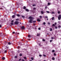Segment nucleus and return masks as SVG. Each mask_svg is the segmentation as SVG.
<instances>
[{
    "mask_svg": "<svg viewBox=\"0 0 61 61\" xmlns=\"http://www.w3.org/2000/svg\"><path fill=\"white\" fill-rule=\"evenodd\" d=\"M17 56H15V58H17Z\"/></svg>",
    "mask_w": 61,
    "mask_h": 61,
    "instance_id": "obj_34",
    "label": "nucleus"
},
{
    "mask_svg": "<svg viewBox=\"0 0 61 61\" xmlns=\"http://www.w3.org/2000/svg\"><path fill=\"white\" fill-rule=\"evenodd\" d=\"M22 17H23V18H25V16H23L22 15L21 16Z\"/></svg>",
    "mask_w": 61,
    "mask_h": 61,
    "instance_id": "obj_27",
    "label": "nucleus"
},
{
    "mask_svg": "<svg viewBox=\"0 0 61 61\" xmlns=\"http://www.w3.org/2000/svg\"><path fill=\"white\" fill-rule=\"evenodd\" d=\"M33 23H36V20H34L33 21Z\"/></svg>",
    "mask_w": 61,
    "mask_h": 61,
    "instance_id": "obj_18",
    "label": "nucleus"
},
{
    "mask_svg": "<svg viewBox=\"0 0 61 61\" xmlns=\"http://www.w3.org/2000/svg\"><path fill=\"white\" fill-rule=\"evenodd\" d=\"M33 19H31L29 21V22L30 23H33Z\"/></svg>",
    "mask_w": 61,
    "mask_h": 61,
    "instance_id": "obj_3",
    "label": "nucleus"
},
{
    "mask_svg": "<svg viewBox=\"0 0 61 61\" xmlns=\"http://www.w3.org/2000/svg\"><path fill=\"white\" fill-rule=\"evenodd\" d=\"M20 42H19V44H20Z\"/></svg>",
    "mask_w": 61,
    "mask_h": 61,
    "instance_id": "obj_61",
    "label": "nucleus"
},
{
    "mask_svg": "<svg viewBox=\"0 0 61 61\" xmlns=\"http://www.w3.org/2000/svg\"><path fill=\"white\" fill-rule=\"evenodd\" d=\"M45 8H46H46H47V7L46 6V7Z\"/></svg>",
    "mask_w": 61,
    "mask_h": 61,
    "instance_id": "obj_54",
    "label": "nucleus"
},
{
    "mask_svg": "<svg viewBox=\"0 0 61 61\" xmlns=\"http://www.w3.org/2000/svg\"><path fill=\"white\" fill-rule=\"evenodd\" d=\"M58 19L59 20H60V19L61 18V15H59V16L58 17Z\"/></svg>",
    "mask_w": 61,
    "mask_h": 61,
    "instance_id": "obj_2",
    "label": "nucleus"
},
{
    "mask_svg": "<svg viewBox=\"0 0 61 61\" xmlns=\"http://www.w3.org/2000/svg\"><path fill=\"white\" fill-rule=\"evenodd\" d=\"M14 20H12L11 21V25H13L14 24L13 23L14 22Z\"/></svg>",
    "mask_w": 61,
    "mask_h": 61,
    "instance_id": "obj_4",
    "label": "nucleus"
},
{
    "mask_svg": "<svg viewBox=\"0 0 61 61\" xmlns=\"http://www.w3.org/2000/svg\"><path fill=\"white\" fill-rule=\"evenodd\" d=\"M54 17H53L52 18V20H54Z\"/></svg>",
    "mask_w": 61,
    "mask_h": 61,
    "instance_id": "obj_21",
    "label": "nucleus"
},
{
    "mask_svg": "<svg viewBox=\"0 0 61 61\" xmlns=\"http://www.w3.org/2000/svg\"><path fill=\"white\" fill-rule=\"evenodd\" d=\"M17 34H18V35H19V33H17Z\"/></svg>",
    "mask_w": 61,
    "mask_h": 61,
    "instance_id": "obj_57",
    "label": "nucleus"
},
{
    "mask_svg": "<svg viewBox=\"0 0 61 61\" xmlns=\"http://www.w3.org/2000/svg\"><path fill=\"white\" fill-rule=\"evenodd\" d=\"M45 18H48V17H47V16H45Z\"/></svg>",
    "mask_w": 61,
    "mask_h": 61,
    "instance_id": "obj_22",
    "label": "nucleus"
},
{
    "mask_svg": "<svg viewBox=\"0 0 61 61\" xmlns=\"http://www.w3.org/2000/svg\"><path fill=\"white\" fill-rule=\"evenodd\" d=\"M24 59H26V57H24Z\"/></svg>",
    "mask_w": 61,
    "mask_h": 61,
    "instance_id": "obj_38",
    "label": "nucleus"
},
{
    "mask_svg": "<svg viewBox=\"0 0 61 61\" xmlns=\"http://www.w3.org/2000/svg\"><path fill=\"white\" fill-rule=\"evenodd\" d=\"M51 39H54V37H51Z\"/></svg>",
    "mask_w": 61,
    "mask_h": 61,
    "instance_id": "obj_39",
    "label": "nucleus"
},
{
    "mask_svg": "<svg viewBox=\"0 0 61 61\" xmlns=\"http://www.w3.org/2000/svg\"><path fill=\"white\" fill-rule=\"evenodd\" d=\"M48 5H50V3H48Z\"/></svg>",
    "mask_w": 61,
    "mask_h": 61,
    "instance_id": "obj_20",
    "label": "nucleus"
},
{
    "mask_svg": "<svg viewBox=\"0 0 61 61\" xmlns=\"http://www.w3.org/2000/svg\"><path fill=\"white\" fill-rule=\"evenodd\" d=\"M50 31H52V28H50Z\"/></svg>",
    "mask_w": 61,
    "mask_h": 61,
    "instance_id": "obj_12",
    "label": "nucleus"
},
{
    "mask_svg": "<svg viewBox=\"0 0 61 61\" xmlns=\"http://www.w3.org/2000/svg\"><path fill=\"white\" fill-rule=\"evenodd\" d=\"M58 14H60V11H58Z\"/></svg>",
    "mask_w": 61,
    "mask_h": 61,
    "instance_id": "obj_36",
    "label": "nucleus"
},
{
    "mask_svg": "<svg viewBox=\"0 0 61 61\" xmlns=\"http://www.w3.org/2000/svg\"><path fill=\"white\" fill-rule=\"evenodd\" d=\"M18 48H20V47L19 46H18Z\"/></svg>",
    "mask_w": 61,
    "mask_h": 61,
    "instance_id": "obj_51",
    "label": "nucleus"
},
{
    "mask_svg": "<svg viewBox=\"0 0 61 61\" xmlns=\"http://www.w3.org/2000/svg\"><path fill=\"white\" fill-rule=\"evenodd\" d=\"M60 27H61V26H60V25L58 27H59V28H60Z\"/></svg>",
    "mask_w": 61,
    "mask_h": 61,
    "instance_id": "obj_47",
    "label": "nucleus"
},
{
    "mask_svg": "<svg viewBox=\"0 0 61 61\" xmlns=\"http://www.w3.org/2000/svg\"><path fill=\"white\" fill-rule=\"evenodd\" d=\"M46 12H47V13H49V11H46Z\"/></svg>",
    "mask_w": 61,
    "mask_h": 61,
    "instance_id": "obj_29",
    "label": "nucleus"
},
{
    "mask_svg": "<svg viewBox=\"0 0 61 61\" xmlns=\"http://www.w3.org/2000/svg\"><path fill=\"white\" fill-rule=\"evenodd\" d=\"M43 56H44V57H46V55H45L44 54L43 55Z\"/></svg>",
    "mask_w": 61,
    "mask_h": 61,
    "instance_id": "obj_26",
    "label": "nucleus"
},
{
    "mask_svg": "<svg viewBox=\"0 0 61 61\" xmlns=\"http://www.w3.org/2000/svg\"><path fill=\"white\" fill-rule=\"evenodd\" d=\"M44 61H46V60H44Z\"/></svg>",
    "mask_w": 61,
    "mask_h": 61,
    "instance_id": "obj_64",
    "label": "nucleus"
},
{
    "mask_svg": "<svg viewBox=\"0 0 61 61\" xmlns=\"http://www.w3.org/2000/svg\"><path fill=\"white\" fill-rule=\"evenodd\" d=\"M16 21H18V20H19V19H17L15 20Z\"/></svg>",
    "mask_w": 61,
    "mask_h": 61,
    "instance_id": "obj_14",
    "label": "nucleus"
},
{
    "mask_svg": "<svg viewBox=\"0 0 61 61\" xmlns=\"http://www.w3.org/2000/svg\"><path fill=\"white\" fill-rule=\"evenodd\" d=\"M36 8H33V10H36Z\"/></svg>",
    "mask_w": 61,
    "mask_h": 61,
    "instance_id": "obj_33",
    "label": "nucleus"
},
{
    "mask_svg": "<svg viewBox=\"0 0 61 61\" xmlns=\"http://www.w3.org/2000/svg\"><path fill=\"white\" fill-rule=\"evenodd\" d=\"M25 8H26V7H25V6H24V9H25Z\"/></svg>",
    "mask_w": 61,
    "mask_h": 61,
    "instance_id": "obj_19",
    "label": "nucleus"
},
{
    "mask_svg": "<svg viewBox=\"0 0 61 61\" xmlns=\"http://www.w3.org/2000/svg\"><path fill=\"white\" fill-rule=\"evenodd\" d=\"M29 18L30 19H33V18L31 16H30L29 17Z\"/></svg>",
    "mask_w": 61,
    "mask_h": 61,
    "instance_id": "obj_5",
    "label": "nucleus"
},
{
    "mask_svg": "<svg viewBox=\"0 0 61 61\" xmlns=\"http://www.w3.org/2000/svg\"><path fill=\"white\" fill-rule=\"evenodd\" d=\"M58 23H60V21H58Z\"/></svg>",
    "mask_w": 61,
    "mask_h": 61,
    "instance_id": "obj_59",
    "label": "nucleus"
},
{
    "mask_svg": "<svg viewBox=\"0 0 61 61\" xmlns=\"http://www.w3.org/2000/svg\"><path fill=\"white\" fill-rule=\"evenodd\" d=\"M37 20L38 21V22H40V20L39 19H37Z\"/></svg>",
    "mask_w": 61,
    "mask_h": 61,
    "instance_id": "obj_10",
    "label": "nucleus"
},
{
    "mask_svg": "<svg viewBox=\"0 0 61 61\" xmlns=\"http://www.w3.org/2000/svg\"><path fill=\"white\" fill-rule=\"evenodd\" d=\"M31 60H34V58L32 57L31 58Z\"/></svg>",
    "mask_w": 61,
    "mask_h": 61,
    "instance_id": "obj_17",
    "label": "nucleus"
},
{
    "mask_svg": "<svg viewBox=\"0 0 61 61\" xmlns=\"http://www.w3.org/2000/svg\"><path fill=\"white\" fill-rule=\"evenodd\" d=\"M39 56L40 57H41V56H42V55H39Z\"/></svg>",
    "mask_w": 61,
    "mask_h": 61,
    "instance_id": "obj_32",
    "label": "nucleus"
},
{
    "mask_svg": "<svg viewBox=\"0 0 61 61\" xmlns=\"http://www.w3.org/2000/svg\"><path fill=\"white\" fill-rule=\"evenodd\" d=\"M25 10L26 11H27V12H29V10L28 9H25Z\"/></svg>",
    "mask_w": 61,
    "mask_h": 61,
    "instance_id": "obj_7",
    "label": "nucleus"
},
{
    "mask_svg": "<svg viewBox=\"0 0 61 61\" xmlns=\"http://www.w3.org/2000/svg\"><path fill=\"white\" fill-rule=\"evenodd\" d=\"M6 48H7H7H8L9 47H6Z\"/></svg>",
    "mask_w": 61,
    "mask_h": 61,
    "instance_id": "obj_50",
    "label": "nucleus"
},
{
    "mask_svg": "<svg viewBox=\"0 0 61 61\" xmlns=\"http://www.w3.org/2000/svg\"><path fill=\"white\" fill-rule=\"evenodd\" d=\"M22 61H25V60H24L22 59Z\"/></svg>",
    "mask_w": 61,
    "mask_h": 61,
    "instance_id": "obj_45",
    "label": "nucleus"
},
{
    "mask_svg": "<svg viewBox=\"0 0 61 61\" xmlns=\"http://www.w3.org/2000/svg\"><path fill=\"white\" fill-rule=\"evenodd\" d=\"M54 56H56V54H55V53H54Z\"/></svg>",
    "mask_w": 61,
    "mask_h": 61,
    "instance_id": "obj_49",
    "label": "nucleus"
},
{
    "mask_svg": "<svg viewBox=\"0 0 61 61\" xmlns=\"http://www.w3.org/2000/svg\"><path fill=\"white\" fill-rule=\"evenodd\" d=\"M1 27H2V25H0V28H1Z\"/></svg>",
    "mask_w": 61,
    "mask_h": 61,
    "instance_id": "obj_48",
    "label": "nucleus"
},
{
    "mask_svg": "<svg viewBox=\"0 0 61 61\" xmlns=\"http://www.w3.org/2000/svg\"><path fill=\"white\" fill-rule=\"evenodd\" d=\"M51 13L52 14H54V13H55V12H52Z\"/></svg>",
    "mask_w": 61,
    "mask_h": 61,
    "instance_id": "obj_41",
    "label": "nucleus"
},
{
    "mask_svg": "<svg viewBox=\"0 0 61 61\" xmlns=\"http://www.w3.org/2000/svg\"><path fill=\"white\" fill-rule=\"evenodd\" d=\"M20 56H22V54H20Z\"/></svg>",
    "mask_w": 61,
    "mask_h": 61,
    "instance_id": "obj_37",
    "label": "nucleus"
},
{
    "mask_svg": "<svg viewBox=\"0 0 61 61\" xmlns=\"http://www.w3.org/2000/svg\"><path fill=\"white\" fill-rule=\"evenodd\" d=\"M7 52V51L6 50L5 51V52Z\"/></svg>",
    "mask_w": 61,
    "mask_h": 61,
    "instance_id": "obj_53",
    "label": "nucleus"
},
{
    "mask_svg": "<svg viewBox=\"0 0 61 61\" xmlns=\"http://www.w3.org/2000/svg\"><path fill=\"white\" fill-rule=\"evenodd\" d=\"M33 25H35V24H34Z\"/></svg>",
    "mask_w": 61,
    "mask_h": 61,
    "instance_id": "obj_60",
    "label": "nucleus"
},
{
    "mask_svg": "<svg viewBox=\"0 0 61 61\" xmlns=\"http://www.w3.org/2000/svg\"><path fill=\"white\" fill-rule=\"evenodd\" d=\"M40 18H42V16H40Z\"/></svg>",
    "mask_w": 61,
    "mask_h": 61,
    "instance_id": "obj_42",
    "label": "nucleus"
},
{
    "mask_svg": "<svg viewBox=\"0 0 61 61\" xmlns=\"http://www.w3.org/2000/svg\"><path fill=\"white\" fill-rule=\"evenodd\" d=\"M37 36H40V34H37Z\"/></svg>",
    "mask_w": 61,
    "mask_h": 61,
    "instance_id": "obj_28",
    "label": "nucleus"
},
{
    "mask_svg": "<svg viewBox=\"0 0 61 61\" xmlns=\"http://www.w3.org/2000/svg\"><path fill=\"white\" fill-rule=\"evenodd\" d=\"M47 20H48V19H47Z\"/></svg>",
    "mask_w": 61,
    "mask_h": 61,
    "instance_id": "obj_62",
    "label": "nucleus"
},
{
    "mask_svg": "<svg viewBox=\"0 0 61 61\" xmlns=\"http://www.w3.org/2000/svg\"><path fill=\"white\" fill-rule=\"evenodd\" d=\"M55 28L56 29H57V26H55Z\"/></svg>",
    "mask_w": 61,
    "mask_h": 61,
    "instance_id": "obj_40",
    "label": "nucleus"
},
{
    "mask_svg": "<svg viewBox=\"0 0 61 61\" xmlns=\"http://www.w3.org/2000/svg\"><path fill=\"white\" fill-rule=\"evenodd\" d=\"M28 36L29 37H30L31 36H30V35H28Z\"/></svg>",
    "mask_w": 61,
    "mask_h": 61,
    "instance_id": "obj_25",
    "label": "nucleus"
},
{
    "mask_svg": "<svg viewBox=\"0 0 61 61\" xmlns=\"http://www.w3.org/2000/svg\"><path fill=\"white\" fill-rule=\"evenodd\" d=\"M21 28L24 29H25V27L24 26H22L21 27Z\"/></svg>",
    "mask_w": 61,
    "mask_h": 61,
    "instance_id": "obj_6",
    "label": "nucleus"
},
{
    "mask_svg": "<svg viewBox=\"0 0 61 61\" xmlns=\"http://www.w3.org/2000/svg\"><path fill=\"white\" fill-rule=\"evenodd\" d=\"M15 15H14L12 16V18H14L15 17Z\"/></svg>",
    "mask_w": 61,
    "mask_h": 61,
    "instance_id": "obj_15",
    "label": "nucleus"
},
{
    "mask_svg": "<svg viewBox=\"0 0 61 61\" xmlns=\"http://www.w3.org/2000/svg\"><path fill=\"white\" fill-rule=\"evenodd\" d=\"M55 25H56V22L55 23Z\"/></svg>",
    "mask_w": 61,
    "mask_h": 61,
    "instance_id": "obj_52",
    "label": "nucleus"
},
{
    "mask_svg": "<svg viewBox=\"0 0 61 61\" xmlns=\"http://www.w3.org/2000/svg\"><path fill=\"white\" fill-rule=\"evenodd\" d=\"M41 13L42 14H44V11H41Z\"/></svg>",
    "mask_w": 61,
    "mask_h": 61,
    "instance_id": "obj_8",
    "label": "nucleus"
},
{
    "mask_svg": "<svg viewBox=\"0 0 61 61\" xmlns=\"http://www.w3.org/2000/svg\"><path fill=\"white\" fill-rule=\"evenodd\" d=\"M2 59H3V60H5V57H2Z\"/></svg>",
    "mask_w": 61,
    "mask_h": 61,
    "instance_id": "obj_11",
    "label": "nucleus"
},
{
    "mask_svg": "<svg viewBox=\"0 0 61 61\" xmlns=\"http://www.w3.org/2000/svg\"><path fill=\"white\" fill-rule=\"evenodd\" d=\"M3 36H1L2 37H3Z\"/></svg>",
    "mask_w": 61,
    "mask_h": 61,
    "instance_id": "obj_56",
    "label": "nucleus"
},
{
    "mask_svg": "<svg viewBox=\"0 0 61 61\" xmlns=\"http://www.w3.org/2000/svg\"><path fill=\"white\" fill-rule=\"evenodd\" d=\"M42 41H45V40L44 39H42Z\"/></svg>",
    "mask_w": 61,
    "mask_h": 61,
    "instance_id": "obj_31",
    "label": "nucleus"
},
{
    "mask_svg": "<svg viewBox=\"0 0 61 61\" xmlns=\"http://www.w3.org/2000/svg\"><path fill=\"white\" fill-rule=\"evenodd\" d=\"M52 60H54L55 59V58L54 57H53L52 58Z\"/></svg>",
    "mask_w": 61,
    "mask_h": 61,
    "instance_id": "obj_16",
    "label": "nucleus"
},
{
    "mask_svg": "<svg viewBox=\"0 0 61 61\" xmlns=\"http://www.w3.org/2000/svg\"><path fill=\"white\" fill-rule=\"evenodd\" d=\"M8 44L9 45H10L11 44V43H10V42H9L8 43Z\"/></svg>",
    "mask_w": 61,
    "mask_h": 61,
    "instance_id": "obj_9",
    "label": "nucleus"
},
{
    "mask_svg": "<svg viewBox=\"0 0 61 61\" xmlns=\"http://www.w3.org/2000/svg\"><path fill=\"white\" fill-rule=\"evenodd\" d=\"M21 60V59H19L20 61V60Z\"/></svg>",
    "mask_w": 61,
    "mask_h": 61,
    "instance_id": "obj_58",
    "label": "nucleus"
},
{
    "mask_svg": "<svg viewBox=\"0 0 61 61\" xmlns=\"http://www.w3.org/2000/svg\"><path fill=\"white\" fill-rule=\"evenodd\" d=\"M52 41V40H50V42H51Z\"/></svg>",
    "mask_w": 61,
    "mask_h": 61,
    "instance_id": "obj_46",
    "label": "nucleus"
},
{
    "mask_svg": "<svg viewBox=\"0 0 61 61\" xmlns=\"http://www.w3.org/2000/svg\"><path fill=\"white\" fill-rule=\"evenodd\" d=\"M43 25H46V22H43Z\"/></svg>",
    "mask_w": 61,
    "mask_h": 61,
    "instance_id": "obj_24",
    "label": "nucleus"
},
{
    "mask_svg": "<svg viewBox=\"0 0 61 61\" xmlns=\"http://www.w3.org/2000/svg\"><path fill=\"white\" fill-rule=\"evenodd\" d=\"M19 24V22L17 21H15V25H18Z\"/></svg>",
    "mask_w": 61,
    "mask_h": 61,
    "instance_id": "obj_1",
    "label": "nucleus"
},
{
    "mask_svg": "<svg viewBox=\"0 0 61 61\" xmlns=\"http://www.w3.org/2000/svg\"><path fill=\"white\" fill-rule=\"evenodd\" d=\"M38 29L39 30H40V29H41V28H40V27L39 28H38Z\"/></svg>",
    "mask_w": 61,
    "mask_h": 61,
    "instance_id": "obj_35",
    "label": "nucleus"
},
{
    "mask_svg": "<svg viewBox=\"0 0 61 61\" xmlns=\"http://www.w3.org/2000/svg\"><path fill=\"white\" fill-rule=\"evenodd\" d=\"M52 52H55V50H53L52 51Z\"/></svg>",
    "mask_w": 61,
    "mask_h": 61,
    "instance_id": "obj_23",
    "label": "nucleus"
},
{
    "mask_svg": "<svg viewBox=\"0 0 61 61\" xmlns=\"http://www.w3.org/2000/svg\"><path fill=\"white\" fill-rule=\"evenodd\" d=\"M12 33L13 34H15V31H13V32Z\"/></svg>",
    "mask_w": 61,
    "mask_h": 61,
    "instance_id": "obj_44",
    "label": "nucleus"
},
{
    "mask_svg": "<svg viewBox=\"0 0 61 61\" xmlns=\"http://www.w3.org/2000/svg\"><path fill=\"white\" fill-rule=\"evenodd\" d=\"M17 16H18V17H19V16H20V15L19 14H17Z\"/></svg>",
    "mask_w": 61,
    "mask_h": 61,
    "instance_id": "obj_13",
    "label": "nucleus"
},
{
    "mask_svg": "<svg viewBox=\"0 0 61 61\" xmlns=\"http://www.w3.org/2000/svg\"><path fill=\"white\" fill-rule=\"evenodd\" d=\"M47 35H49V34H48V33H47Z\"/></svg>",
    "mask_w": 61,
    "mask_h": 61,
    "instance_id": "obj_63",
    "label": "nucleus"
},
{
    "mask_svg": "<svg viewBox=\"0 0 61 61\" xmlns=\"http://www.w3.org/2000/svg\"><path fill=\"white\" fill-rule=\"evenodd\" d=\"M32 6H36V5H32Z\"/></svg>",
    "mask_w": 61,
    "mask_h": 61,
    "instance_id": "obj_30",
    "label": "nucleus"
},
{
    "mask_svg": "<svg viewBox=\"0 0 61 61\" xmlns=\"http://www.w3.org/2000/svg\"><path fill=\"white\" fill-rule=\"evenodd\" d=\"M55 25L54 24L52 25V26H55Z\"/></svg>",
    "mask_w": 61,
    "mask_h": 61,
    "instance_id": "obj_43",
    "label": "nucleus"
},
{
    "mask_svg": "<svg viewBox=\"0 0 61 61\" xmlns=\"http://www.w3.org/2000/svg\"><path fill=\"white\" fill-rule=\"evenodd\" d=\"M48 24H49V25H50V23L48 22Z\"/></svg>",
    "mask_w": 61,
    "mask_h": 61,
    "instance_id": "obj_55",
    "label": "nucleus"
}]
</instances>
